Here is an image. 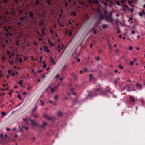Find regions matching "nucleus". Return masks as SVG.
I'll return each mask as SVG.
<instances>
[{"label":"nucleus","instance_id":"f257e3e1","mask_svg":"<svg viewBox=\"0 0 145 145\" xmlns=\"http://www.w3.org/2000/svg\"><path fill=\"white\" fill-rule=\"evenodd\" d=\"M58 88V85L56 86H55L54 88H52L51 86H48L47 89L46 90L47 91H48L49 89L50 90V92L52 93H53L55 90L57 89Z\"/></svg>","mask_w":145,"mask_h":145},{"label":"nucleus","instance_id":"f03ea898","mask_svg":"<svg viewBox=\"0 0 145 145\" xmlns=\"http://www.w3.org/2000/svg\"><path fill=\"white\" fill-rule=\"evenodd\" d=\"M7 134H5V136L3 135V134H1L0 135V141L1 142H6L5 138H7Z\"/></svg>","mask_w":145,"mask_h":145},{"label":"nucleus","instance_id":"7ed1b4c3","mask_svg":"<svg viewBox=\"0 0 145 145\" xmlns=\"http://www.w3.org/2000/svg\"><path fill=\"white\" fill-rule=\"evenodd\" d=\"M68 95L70 96L71 94H73L74 95H76V94L75 92L74 91V88H72L69 91V92L68 93Z\"/></svg>","mask_w":145,"mask_h":145},{"label":"nucleus","instance_id":"20e7f679","mask_svg":"<svg viewBox=\"0 0 145 145\" xmlns=\"http://www.w3.org/2000/svg\"><path fill=\"white\" fill-rule=\"evenodd\" d=\"M37 108V107H36L34 109H33L32 110V112L31 113L32 116L35 118H37L38 117L37 115V114H35L34 112L36 110Z\"/></svg>","mask_w":145,"mask_h":145},{"label":"nucleus","instance_id":"39448f33","mask_svg":"<svg viewBox=\"0 0 145 145\" xmlns=\"http://www.w3.org/2000/svg\"><path fill=\"white\" fill-rule=\"evenodd\" d=\"M11 72L12 71L11 70H8V73H11L10 75L12 76H14L15 75H17L18 74V73L16 71L15 72H13L12 73H11Z\"/></svg>","mask_w":145,"mask_h":145},{"label":"nucleus","instance_id":"423d86ee","mask_svg":"<svg viewBox=\"0 0 145 145\" xmlns=\"http://www.w3.org/2000/svg\"><path fill=\"white\" fill-rule=\"evenodd\" d=\"M44 116L48 120H53L54 119L53 117L48 116V115L46 114L44 115Z\"/></svg>","mask_w":145,"mask_h":145},{"label":"nucleus","instance_id":"0eeeda50","mask_svg":"<svg viewBox=\"0 0 145 145\" xmlns=\"http://www.w3.org/2000/svg\"><path fill=\"white\" fill-rule=\"evenodd\" d=\"M106 20L107 21L109 22H112L113 20L112 19L111 17V14H110V15L108 17H106Z\"/></svg>","mask_w":145,"mask_h":145},{"label":"nucleus","instance_id":"6e6552de","mask_svg":"<svg viewBox=\"0 0 145 145\" xmlns=\"http://www.w3.org/2000/svg\"><path fill=\"white\" fill-rule=\"evenodd\" d=\"M23 120L27 124H29L30 121V120L28 118H25L24 119H23Z\"/></svg>","mask_w":145,"mask_h":145},{"label":"nucleus","instance_id":"1a4fd4ad","mask_svg":"<svg viewBox=\"0 0 145 145\" xmlns=\"http://www.w3.org/2000/svg\"><path fill=\"white\" fill-rule=\"evenodd\" d=\"M125 88H127L128 89V91H130L131 90H135V89H133V88H132L131 86H129L127 85V86H125Z\"/></svg>","mask_w":145,"mask_h":145},{"label":"nucleus","instance_id":"9d476101","mask_svg":"<svg viewBox=\"0 0 145 145\" xmlns=\"http://www.w3.org/2000/svg\"><path fill=\"white\" fill-rule=\"evenodd\" d=\"M129 99V100L133 103H134L135 101V98L132 96H130Z\"/></svg>","mask_w":145,"mask_h":145},{"label":"nucleus","instance_id":"9b49d317","mask_svg":"<svg viewBox=\"0 0 145 145\" xmlns=\"http://www.w3.org/2000/svg\"><path fill=\"white\" fill-rule=\"evenodd\" d=\"M43 48L44 49V51H46L47 53L50 52V51L48 49V48L46 46H45Z\"/></svg>","mask_w":145,"mask_h":145},{"label":"nucleus","instance_id":"f8f14e48","mask_svg":"<svg viewBox=\"0 0 145 145\" xmlns=\"http://www.w3.org/2000/svg\"><path fill=\"white\" fill-rule=\"evenodd\" d=\"M30 121L31 122V123L32 125L34 126H36L37 125V124L34 121L30 119Z\"/></svg>","mask_w":145,"mask_h":145},{"label":"nucleus","instance_id":"ddd939ff","mask_svg":"<svg viewBox=\"0 0 145 145\" xmlns=\"http://www.w3.org/2000/svg\"><path fill=\"white\" fill-rule=\"evenodd\" d=\"M7 58L5 55L2 56L1 57V59L3 63H5L6 61Z\"/></svg>","mask_w":145,"mask_h":145},{"label":"nucleus","instance_id":"4468645a","mask_svg":"<svg viewBox=\"0 0 145 145\" xmlns=\"http://www.w3.org/2000/svg\"><path fill=\"white\" fill-rule=\"evenodd\" d=\"M95 80V78L93 77V76L92 74H91L90 75V80L91 81H94Z\"/></svg>","mask_w":145,"mask_h":145},{"label":"nucleus","instance_id":"2eb2a0df","mask_svg":"<svg viewBox=\"0 0 145 145\" xmlns=\"http://www.w3.org/2000/svg\"><path fill=\"white\" fill-rule=\"evenodd\" d=\"M63 113L61 111H59L57 113L58 116L59 117L62 116L63 115Z\"/></svg>","mask_w":145,"mask_h":145},{"label":"nucleus","instance_id":"dca6fc26","mask_svg":"<svg viewBox=\"0 0 145 145\" xmlns=\"http://www.w3.org/2000/svg\"><path fill=\"white\" fill-rule=\"evenodd\" d=\"M17 97L20 100H22V99L21 97V95H20V93H18V95H17Z\"/></svg>","mask_w":145,"mask_h":145},{"label":"nucleus","instance_id":"f3484780","mask_svg":"<svg viewBox=\"0 0 145 145\" xmlns=\"http://www.w3.org/2000/svg\"><path fill=\"white\" fill-rule=\"evenodd\" d=\"M46 29V28H44L41 29V31L42 34V37H43L44 35H45V32L44 30Z\"/></svg>","mask_w":145,"mask_h":145},{"label":"nucleus","instance_id":"a211bd4d","mask_svg":"<svg viewBox=\"0 0 145 145\" xmlns=\"http://www.w3.org/2000/svg\"><path fill=\"white\" fill-rule=\"evenodd\" d=\"M99 3V1L98 0H92L91 3L98 4Z\"/></svg>","mask_w":145,"mask_h":145},{"label":"nucleus","instance_id":"6ab92c4d","mask_svg":"<svg viewBox=\"0 0 145 145\" xmlns=\"http://www.w3.org/2000/svg\"><path fill=\"white\" fill-rule=\"evenodd\" d=\"M50 59L51 63L53 65H55L56 64L55 62L54 61V59L52 58V57H50Z\"/></svg>","mask_w":145,"mask_h":145},{"label":"nucleus","instance_id":"aec40b11","mask_svg":"<svg viewBox=\"0 0 145 145\" xmlns=\"http://www.w3.org/2000/svg\"><path fill=\"white\" fill-rule=\"evenodd\" d=\"M109 90L108 89H106L104 91L103 93L104 94H107L108 93H109Z\"/></svg>","mask_w":145,"mask_h":145},{"label":"nucleus","instance_id":"412c9836","mask_svg":"<svg viewBox=\"0 0 145 145\" xmlns=\"http://www.w3.org/2000/svg\"><path fill=\"white\" fill-rule=\"evenodd\" d=\"M123 7H124V10H125L127 8V9L128 10V11L129 12V8L128 6L127 5H124Z\"/></svg>","mask_w":145,"mask_h":145},{"label":"nucleus","instance_id":"4be33fe9","mask_svg":"<svg viewBox=\"0 0 145 145\" xmlns=\"http://www.w3.org/2000/svg\"><path fill=\"white\" fill-rule=\"evenodd\" d=\"M76 15V12L75 11H73L72 12L71 14V15L73 16H75Z\"/></svg>","mask_w":145,"mask_h":145},{"label":"nucleus","instance_id":"5701e85b","mask_svg":"<svg viewBox=\"0 0 145 145\" xmlns=\"http://www.w3.org/2000/svg\"><path fill=\"white\" fill-rule=\"evenodd\" d=\"M91 30H93V33L95 35H96V29L95 28H93Z\"/></svg>","mask_w":145,"mask_h":145},{"label":"nucleus","instance_id":"b1692460","mask_svg":"<svg viewBox=\"0 0 145 145\" xmlns=\"http://www.w3.org/2000/svg\"><path fill=\"white\" fill-rule=\"evenodd\" d=\"M99 14V17L101 19H103L105 17V16H103L102 14L101 13Z\"/></svg>","mask_w":145,"mask_h":145},{"label":"nucleus","instance_id":"393cba45","mask_svg":"<svg viewBox=\"0 0 145 145\" xmlns=\"http://www.w3.org/2000/svg\"><path fill=\"white\" fill-rule=\"evenodd\" d=\"M18 84L22 86H23V81L21 80H20L19 82L18 83Z\"/></svg>","mask_w":145,"mask_h":145},{"label":"nucleus","instance_id":"a878e982","mask_svg":"<svg viewBox=\"0 0 145 145\" xmlns=\"http://www.w3.org/2000/svg\"><path fill=\"white\" fill-rule=\"evenodd\" d=\"M29 15L31 17H33V12L31 11H30L29 12Z\"/></svg>","mask_w":145,"mask_h":145},{"label":"nucleus","instance_id":"bb28decb","mask_svg":"<svg viewBox=\"0 0 145 145\" xmlns=\"http://www.w3.org/2000/svg\"><path fill=\"white\" fill-rule=\"evenodd\" d=\"M99 89H100V88H99ZM99 89H96V90L95 91V95H97V94H97V92L99 91Z\"/></svg>","mask_w":145,"mask_h":145},{"label":"nucleus","instance_id":"cd10ccee","mask_svg":"<svg viewBox=\"0 0 145 145\" xmlns=\"http://www.w3.org/2000/svg\"><path fill=\"white\" fill-rule=\"evenodd\" d=\"M43 124L42 125V127H44L46 126L47 125V123L45 121H43Z\"/></svg>","mask_w":145,"mask_h":145},{"label":"nucleus","instance_id":"c85d7f7f","mask_svg":"<svg viewBox=\"0 0 145 145\" xmlns=\"http://www.w3.org/2000/svg\"><path fill=\"white\" fill-rule=\"evenodd\" d=\"M31 86H28L27 88V90H30V91H31Z\"/></svg>","mask_w":145,"mask_h":145},{"label":"nucleus","instance_id":"c756f323","mask_svg":"<svg viewBox=\"0 0 145 145\" xmlns=\"http://www.w3.org/2000/svg\"><path fill=\"white\" fill-rule=\"evenodd\" d=\"M60 45L58 46V51L59 52H60L61 51V50L62 49V48H60Z\"/></svg>","mask_w":145,"mask_h":145},{"label":"nucleus","instance_id":"7c9ffc66","mask_svg":"<svg viewBox=\"0 0 145 145\" xmlns=\"http://www.w3.org/2000/svg\"><path fill=\"white\" fill-rule=\"evenodd\" d=\"M43 67L44 68H46V63H45V61H44L43 62Z\"/></svg>","mask_w":145,"mask_h":145},{"label":"nucleus","instance_id":"2f4dec72","mask_svg":"<svg viewBox=\"0 0 145 145\" xmlns=\"http://www.w3.org/2000/svg\"><path fill=\"white\" fill-rule=\"evenodd\" d=\"M48 42L50 44L51 46L52 47L53 45V44H52V43L50 41V40H48Z\"/></svg>","mask_w":145,"mask_h":145},{"label":"nucleus","instance_id":"473e14b6","mask_svg":"<svg viewBox=\"0 0 145 145\" xmlns=\"http://www.w3.org/2000/svg\"><path fill=\"white\" fill-rule=\"evenodd\" d=\"M102 27L103 29H105L107 28V25H102Z\"/></svg>","mask_w":145,"mask_h":145},{"label":"nucleus","instance_id":"72a5a7b5","mask_svg":"<svg viewBox=\"0 0 145 145\" xmlns=\"http://www.w3.org/2000/svg\"><path fill=\"white\" fill-rule=\"evenodd\" d=\"M47 4L49 5H50L51 4V1L50 0H47Z\"/></svg>","mask_w":145,"mask_h":145},{"label":"nucleus","instance_id":"f704fd0d","mask_svg":"<svg viewBox=\"0 0 145 145\" xmlns=\"http://www.w3.org/2000/svg\"><path fill=\"white\" fill-rule=\"evenodd\" d=\"M96 11H97V12L99 13V14H100L101 13V11L100 10V9L99 8H97L96 10Z\"/></svg>","mask_w":145,"mask_h":145},{"label":"nucleus","instance_id":"c9c22d12","mask_svg":"<svg viewBox=\"0 0 145 145\" xmlns=\"http://www.w3.org/2000/svg\"><path fill=\"white\" fill-rule=\"evenodd\" d=\"M43 21L42 20L41 21V22L39 24V25L40 26H43Z\"/></svg>","mask_w":145,"mask_h":145},{"label":"nucleus","instance_id":"e433bc0d","mask_svg":"<svg viewBox=\"0 0 145 145\" xmlns=\"http://www.w3.org/2000/svg\"><path fill=\"white\" fill-rule=\"evenodd\" d=\"M72 34V32L71 31H69V33L68 34V36H71Z\"/></svg>","mask_w":145,"mask_h":145},{"label":"nucleus","instance_id":"4c0bfd02","mask_svg":"<svg viewBox=\"0 0 145 145\" xmlns=\"http://www.w3.org/2000/svg\"><path fill=\"white\" fill-rule=\"evenodd\" d=\"M6 114L3 111V112H2L1 113V115H2V116H3L5 115Z\"/></svg>","mask_w":145,"mask_h":145},{"label":"nucleus","instance_id":"58836bf2","mask_svg":"<svg viewBox=\"0 0 145 145\" xmlns=\"http://www.w3.org/2000/svg\"><path fill=\"white\" fill-rule=\"evenodd\" d=\"M15 43H16V45L17 46H18L19 45V42L18 41H16V42Z\"/></svg>","mask_w":145,"mask_h":145},{"label":"nucleus","instance_id":"ea45409f","mask_svg":"<svg viewBox=\"0 0 145 145\" xmlns=\"http://www.w3.org/2000/svg\"><path fill=\"white\" fill-rule=\"evenodd\" d=\"M9 0H3V2L4 3H6Z\"/></svg>","mask_w":145,"mask_h":145},{"label":"nucleus","instance_id":"a19ab883","mask_svg":"<svg viewBox=\"0 0 145 145\" xmlns=\"http://www.w3.org/2000/svg\"><path fill=\"white\" fill-rule=\"evenodd\" d=\"M19 62L20 63H21L22 61V58H20L18 60Z\"/></svg>","mask_w":145,"mask_h":145},{"label":"nucleus","instance_id":"79ce46f5","mask_svg":"<svg viewBox=\"0 0 145 145\" xmlns=\"http://www.w3.org/2000/svg\"><path fill=\"white\" fill-rule=\"evenodd\" d=\"M33 44L35 46H37V42H34Z\"/></svg>","mask_w":145,"mask_h":145},{"label":"nucleus","instance_id":"37998d69","mask_svg":"<svg viewBox=\"0 0 145 145\" xmlns=\"http://www.w3.org/2000/svg\"><path fill=\"white\" fill-rule=\"evenodd\" d=\"M119 67L121 69H123V67L122 66H121V65H119Z\"/></svg>","mask_w":145,"mask_h":145},{"label":"nucleus","instance_id":"c03bdc74","mask_svg":"<svg viewBox=\"0 0 145 145\" xmlns=\"http://www.w3.org/2000/svg\"><path fill=\"white\" fill-rule=\"evenodd\" d=\"M10 52L8 50H7V55H10Z\"/></svg>","mask_w":145,"mask_h":145},{"label":"nucleus","instance_id":"a18cd8bd","mask_svg":"<svg viewBox=\"0 0 145 145\" xmlns=\"http://www.w3.org/2000/svg\"><path fill=\"white\" fill-rule=\"evenodd\" d=\"M17 24L18 25H21V22H18L17 23Z\"/></svg>","mask_w":145,"mask_h":145},{"label":"nucleus","instance_id":"49530a36","mask_svg":"<svg viewBox=\"0 0 145 145\" xmlns=\"http://www.w3.org/2000/svg\"><path fill=\"white\" fill-rule=\"evenodd\" d=\"M9 63L10 64H12L13 63V62L12 60H11V61H9Z\"/></svg>","mask_w":145,"mask_h":145},{"label":"nucleus","instance_id":"de8ad7c7","mask_svg":"<svg viewBox=\"0 0 145 145\" xmlns=\"http://www.w3.org/2000/svg\"><path fill=\"white\" fill-rule=\"evenodd\" d=\"M104 13L105 15H106L107 14V12L105 10L104 12Z\"/></svg>","mask_w":145,"mask_h":145},{"label":"nucleus","instance_id":"09e8293b","mask_svg":"<svg viewBox=\"0 0 145 145\" xmlns=\"http://www.w3.org/2000/svg\"><path fill=\"white\" fill-rule=\"evenodd\" d=\"M54 98L56 99V100H57L58 98V96L57 95H55L54 97Z\"/></svg>","mask_w":145,"mask_h":145},{"label":"nucleus","instance_id":"8fccbe9b","mask_svg":"<svg viewBox=\"0 0 145 145\" xmlns=\"http://www.w3.org/2000/svg\"><path fill=\"white\" fill-rule=\"evenodd\" d=\"M40 102H41V105L42 106L44 105V102L42 101V100L40 101Z\"/></svg>","mask_w":145,"mask_h":145},{"label":"nucleus","instance_id":"3c124183","mask_svg":"<svg viewBox=\"0 0 145 145\" xmlns=\"http://www.w3.org/2000/svg\"><path fill=\"white\" fill-rule=\"evenodd\" d=\"M133 9H131L129 10V12H131V13H132L133 12Z\"/></svg>","mask_w":145,"mask_h":145},{"label":"nucleus","instance_id":"603ef678","mask_svg":"<svg viewBox=\"0 0 145 145\" xmlns=\"http://www.w3.org/2000/svg\"><path fill=\"white\" fill-rule=\"evenodd\" d=\"M14 3L17 2L18 3H19V0H14Z\"/></svg>","mask_w":145,"mask_h":145},{"label":"nucleus","instance_id":"864d4df0","mask_svg":"<svg viewBox=\"0 0 145 145\" xmlns=\"http://www.w3.org/2000/svg\"><path fill=\"white\" fill-rule=\"evenodd\" d=\"M133 18H132V17H131V18H130L129 19V20H128V21H131V20H133Z\"/></svg>","mask_w":145,"mask_h":145},{"label":"nucleus","instance_id":"5fc2aeb1","mask_svg":"<svg viewBox=\"0 0 145 145\" xmlns=\"http://www.w3.org/2000/svg\"><path fill=\"white\" fill-rule=\"evenodd\" d=\"M9 19L10 21H11L13 19V18L12 17H10L9 18Z\"/></svg>","mask_w":145,"mask_h":145},{"label":"nucleus","instance_id":"6e6d98bb","mask_svg":"<svg viewBox=\"0 0 145 145\" xmlns=\"http://www.w3.org/2000/svg\"><path fill=\"white\" fill-rule=\"evenodd\" d=\"M23 127L24 128H25L26 130H28V127Z\"/></svg>","mask_w":145,"mask_h":145},{"label":"nucleus","instance_id":"4d7b16f0","mask_svg":"<svg viewBox=\"0 0 145 145\" xmlns=\"http://www.w3.org/2000/svg\"><path fill=\"white\" fill-rule=\"evenodd\" d=\"M92 0H88V3H91L92 2Z\"/></svg>","mask_w":145,"mask_h":145},{"label":"nucleus","instance_id":"13d9d810","mask_svg":"<svg viewBox=\"0 0 145 145\" xmlns=\"http://www.w3.org/2000/svg\"><path fill=\"white\" fill-rule=\"evenodd\" d=\"M2 47L3 49H5V44H3L2 46Z\"/></svg>","mask_w":145,"mask_h":145},{"label":"nucleus","instance_id":"bf43d9fd","mask_svg":"<svg viewBox=\"0 0 145 145\" xmlns=\"http://www.w3.org/2000/svg\"><path fill=\"white\" fill-rule=\"evenodd\" d=\"M116 4L118 5H120V2L119 1H117L116 2Z\"/></svg>","mask_w":145,"mask_h":145},{"label":"nucleus","instance_id":"052dcab7","mask_svg":"<svg viewBox=\"0 0 145 145\" xmlns=\"http://www.w3.org/2000/svg\"><path fill=\"white\" fill-rule=\"evenodd\" d=\"M39 1L38 0H37L35 2V3L36 4H38L39 3Z\"/></svg>","mask_w":145,"mask_h":145},{"label":"nucleus","instance_id":"680f3d73","mask_svg":"<svg viewBox=\"0 0 145 145\" xmlns=\"http://www.w3.org/2000/svg\"><path fill=\"white\" fill-rule=\"evenodd\" d=\"M18 12L20 13V14H21L22 13V11L20 9L18 10Z\"/></svg>","mask_w":145,"mask_h":145},{"label":"nucleus","instance_id":"e2e57ef3","mask_svg":"<svg viewBox=\"0 0 145 145\" xmlns=\"http://www.w3.org/2000/svg\"><path fill=\"white\" fill-rule=\"evenodd\" d=\"M143 14L142 12L139 13V15L140 16H142V15Z\"/></svg>","mask_w":145,"mask_h":145},{"label":"nucleus","instance_id":"0e129e2a","mask_svg":"<svg viewBox=\"0 0 145 145\" xmlns=\"http://www.w3.org/2000/svg\"><path fill=\"white\" fill-rule=\"evenodd\" d=\"M96 59L97 60H99L100 59L99 57H97L96 58Z\"/></svg>","mask_w":145,"mask_h":145},{"label":"nucleus","instance_id":"69168bd1","mask_svg":"<svg viewBox=\"0 0 145 145\" xmlns=\"http://www.w3.org/2000/svg\"><path fill=\"white\" fill-rule=\"evenodd\" d=\"M130 63L131 65H132L133 64V61H130Z\"/></svg>","mask_w":145,"mask_h":145},{"label":"nucleus","instance_id":"338daca9","mask_svg":"<svg viewBox=\"0 0 145 145\" xmlns=\"http://www.w3.org/2000/svg\"><path fill=\"white\" fill-rule=\"evenodd\" d=\"M59 76V74H57L56 76V78H58Z\"/></svg>","mask_w":145,"mask_h":145},{"label":"nucleus","instance_id":"774afa93","mask_svg":"<svg viewBox=\"0 0 145 145\" xmlns=\"http://www.w3.org/2000/svg\"><path fill=\"white\" fill-rule=\"evenodd\" d=\"M142 13L144 14H145V12H144V9H143L142 10Z\"/></svg>","mask_w":145,"mask_h":145}]
</instances>
